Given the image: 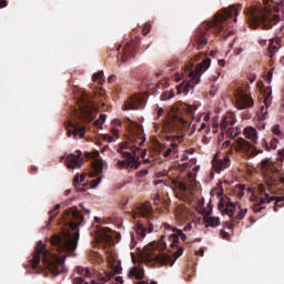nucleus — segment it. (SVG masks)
<instances>
[{
    "label": "nucleus",
    "instance_id": "obj_1",
    "mask_svg": "<svg viewBox=\"0 0 284 284\" xmlns=\"http://www.w3.org/2000/svg\"><path fill=\"white\" fill-rule=\"evenodd\" d=\"M199 108L187 103L180 102L171 106L165 121V130L172 135L169 136V144L162 149L165 159L176 156L179 154V143L183 141V134L189 133L190 136L196 132V124H192L194 114Z\"/></svg>",
    "mask_w": 284,
    "mask_h": 284
},
{
    "label": "nucleus",
    "instance_id": "obj_2",
    "mask_svg": "<svg viewBox=\"0 0 284 284\" xmlns=\"http://www.w3.org/2000/svg\"><path fill=\"white\" fill-rule=\"evenodd\" d=\"M281 13L284 19V0L278 3L264 0V6L248 7L245 10L250 28H263L270 30L281 21Z\"/></svg>",
    "mask_w": 284,
    "mask_h": 284
},
{
    "label": "nucleus",
    "instance_id": "obj_3",
    "mask_svg": "<svg viewBox=\"0 0 284 284\" xmlns=\"http://www.w3.org/2000/svg\"><path fill=\"white\" fill-rule=\"evenodd\" d=\"M63 221L69 230L63 231L61 235H53L51 244L58 252H74L79 246V225H83V215L77 206L71 207L63 215Z\"/></svg>",
    "mask_w": 284,
    "mask_h": 284
},
{
    "label": "nucleus",
    "instance_id": "obj_4",
    "mask_svg": "<svg viewBox=\"0 0 284 284\" xmlns=\"http://www.w3.org/2000/svg\"><path fill=\"white\" fill-rule=\"evenodd\" d=\"M71 113L75 120L67 123V134L68 136H73V139H83L85 136V126L81 125V123L94 121L97 119V108L88 100V95L82 93L78 98V109H72Z\"/></svg>",
    "mask_w": 284,
    "mask_h": 284
},
{
    "label": "nucleus",
    "instance_id": "obj_5",
    "mask_svg": "<svg viewBox=\"0 0 284 284\" xmlns=\"http://www.w3.org/2000/svg\"><path fill=\"white\" fill-rule=\"evenodd\" d=\"M67 256L68 255H62V258H60L57 254H52L50 251L45 250V244H43V242H39L32 257L30 258V265L36 270L42 261L44 267L50 272L51 277L54 278V276H59V274H65V272H68V268L65 267Z\"/></svg>",
    "mask_w": 284,
    "mask_h": 284
},
{
    "label": "nucleus",
    "instance_id": "obj_6",
    "mask_svg": "<svg viewBox=\"0 0 284 284\" xmlns=\"http://www.w3.org/2000/svg\"><path fill=\"white\" fill-rule=\"evenodd\" d=\"M243 6L242 4H233L229 7V9H224L215 16L213 22H204L201 26V31L206 30L203 36L197 38V50H203L205 45H207V32H213L214 34H219L225 30V26H227V19H232V17H239V12H241Z\"/></svg>",
    "mask_w": 284,
    "mask_h": 284
},
{
    "label": "nucleus",
    "instance_id": "obj_7",
    "mask_svg": "<svg viewBox=\"0 0 284 284\" xmlns=\"http://www.w3.org/2000/svg\"><path fill=\"white\" fill-rule=\"evenodd\" d=\"M212 60L210 58L204 59L201 63H199L194 70L189 71V77L191 81H183L181 84L176 87L178 94L184 92V94H192L194 92V87L201 83V77L207 72Z\"/></svg>",
    "mask_w": 284,
    "mask_h": 284
},
{
    "label": "nucleus",
    "instance_id": "obj_8",
    "mask_svg": "<svg viewBox=\"0 0 284 284\" xmlns=\"http://www.w3.org/2000/svg\"><path fill=\"white\" fill-rule=\"evenodd\" d=\"M219 210L221 214L232 219V221H243L247 214V207L241 206V203L232 202L230 197L222 196L219 202Z\"/></svg>",
    "mask_w": 284,
    "mask_h": 284
},
{
    "label": "nucleus",
    "instance_id": "obj_9",
    "mask_svg": "<svg viewBox=\"0 0 284 284\" xmlns=\"http://www.w3.org/2000/svg\"><path fill=\"white\" fill-rule=\"evenodd\" d=\"M118 152L122 154L123 160H118L116 165L119 170H139L141 168V160L136 151H128V143H123L118 149Z\"/></svg>",
    "mask_w": 284,
    "mask_h": 284
},
{
    "label": "nucleus",
    "instance_id": "obj_10",
    "mask_svg": "<svg viewBox=\"0 0 284 284\" xmlns=\"http://www.w3.org/2000/svg\"><path fill=\"white\" fill-rule=\"evenodd\" d=\"M257 190L261 196L255 200V204L253 206V212H255V214H258V212H263V210H265V206H261L265 205V203H272V201H275V205H278V203L284 201V196L276 197L274 195H270V193H267L265 184H260L257 186Z\"/></svg>",
    "mask_w": 284,
    "mask_h": 284
},
{
    "label": "nucleus",
    "instance_id": "obj_11",
    "mask_svg": "<svg viewBox=\"0 0 284 284\" xmlns=\"http://www.w3.org/2000/svg\"><path fill=\"white\" fill-rule=\"evenodd\" d=\"M183 256V247H179L173 255H168L165 253H153L146 254V261L150 263H160V265H169L172 267L179 257Z\"/></svg>",
    "mask_w": 284,
    "mask_h": 284
},
{
    "label": "nucleus",
    "instance_id": "obj_12",
    "mask_svg": "<svg viewBox=\"0 0 284 284\" xmlns=\"http://www.w3.org/2000/svg\"><path fill=\"white\" fill-rule=\"evenodd\" d=\"M165 230H172V234L169 235V241H170V245L171 247H174L175 243H179V239H181L182 241H187V232H192V223H187L183 230L181 229H176V227H172L170 224H165L164 225ZM185 232V233H184Z\"/></svg>",
    "mask_w": 284,
    "mask_h": 284
},
{
    "label": "nucleus",
    "instance_id": "obj_13",
    "mask_svg": "<svg viewBox=\"0 0 284 284\" xmlns=\"http://www.w3.org/2000/svg\"><path fill=\"white\" fill-rule=\"evenodd\" d=\"M126 128L132 136V141H135L138 145H143L145 143V133L143 132V126L141 124L128 119Z\"/></svg>",
    "mask_w": 284,
    "mask_h": 284
},
{
    "label": "nucleus",
    "instance_id": "obj_14",
    "mask_svg": "<svg viewBox=\"0 0 284 284\" xmlns=\"http://www.w3.org/2000/svg\"><path fill=\"white\" fill-rule=\"evenodd\" d=\"M235 104L237 110H247V108H252L254 105V100L247 91L237 90L235 92Z\"/></svg>",
    "mask_w": 284,
    "mask_h": 284
},
{
    "label": "nucleus",
    "instance_id": "obj_15",
    "mask_svg": "<svg viewBox=\"0 0 284 284\" xmlns=\"http://www.w3.org/2000/svg\"><path fill=\"white\" fill-rule=\"evenodd\" d=\"M212 165L211 176H214V174H221L223 171L227 170V168L232 165V160H230V156L227 155L220 159L214 158Z\"/></svg>",
    "mask_w": 284,
    "mask_h": 284
},
{
    "label": "nucleus",
    "instance_id": "obj_16",
    "mask_svg": "<svg viewBox=\"0 0 284 284\" xmlns=\"http://www.w3.org/2000/svg\"><path fill=\"white\" fill-rule=\"evenodd\" d=\"M143 108H145V98L141 95H134L123 104V110H143Z\"/></svg>",
    "mask_w": 284,
    "mask_h": 284
},
{
    "label": "nucleus",
    "instance_id": "obj_17",
    "mask_svg": "<svg viewBox=\"0 0 284 284\" xmlns=\"http://www.w3.org/2000/svg\"><path fill=\"white\" fill-rule=\"evenodd\" d=\"M154 214V209L152 207V204L146 202L144 204L139 205L134 213L133 219H139L141 216L142 219H152V215Z\"/></svg>",
    "mask_w": 284,
    "mask_h": 284
},
{
    "label": "nucleus",
    "instance_id": "obj_18",
    "mask_svg": "<svg viewBox=\"0 0 284 284\" xmlns=\"http://www.w3.org/2000/svg\"><path fill=\"white\" fill-rule=\"evenodd\" d=\"M67 168L74 170V168H81L83 165V158L81 156V152L77 154H69L65 158Z\"/></svg>",
    "mask_w": 284,
    "mask_h": 284
},
{
    "label": "nucleus",
    "instance_id": "obj_19",
    "mask_svg": "<svg viewBox=\"0 0 284 284\" xmlns=\"http://www.w3.org/2000/svg\"><path fill=\"white\" fill-rule=\"evenodd\" d=\"M93 173L91 176H98V174H103L108 170V162L103 161L101 158H94L92 161Z\"/></svg>",
    "mask_w": 284,
    "mask_h": 284
},
{
    "label": "nucleus",
    "instance_id": "obj_20",
    "mask_svg": "<svg viewBox=\"0 0 284 284\" xmlns=\"http://www.w3.org/2000/svg\"><path fill=\"white\" fill-rule=\"evenodd\" d=\"M244 136L245 139L251 141V143H254V144L258 143V131L256 130V128H253V126L245 128Z\"/></svg>",
    "mask_w": 284,
    "mask_h": 284
},
{
    "label": "nucleus",
    "instance_id": "obj_21",
    "mask_svg": "<svg viewBox=\"0 0 284 284\" xmlns=\"http://www.w3.org/2000/svg\"><path fill=\"white\" fill-rule=\"evenodd\" d=\"M264 105L265 106H261V119L265 120L267 119V108H270V105H272V91H270L265 99H264Z\"/></svg>",
    "mask_w": 284,
    "mask_h": 284
},
{
    "label": "nucleus",
    "instance_id": "obj_22",
    "mask_svg": "<svg viewBox=\"0 0 284 284\" xmlns=\"http://www.w3.org/2000/svg\"><path fill=\"white\" fill-rule=\"evenodd\" d=\"M154 226H152V224L149 225V227L143 226V224H138L135 226V234L136 236H139L140 239H145V234H150V232H153Z\"/></svg>",
    "mask_w": 284,
    "mask_h": 284
},
{
    "label": "nucleus",
    "instance_id": "obj_23",
    "mask_svg": "<svg viewBox=\"0 0 284 284\" xmlns=\"http://www.w3.org/2000/svg\"><path fill=\"white\" fill-rule=\"evenodd\" d=\"M204 223H205V227H219V225H221V220L216 216L206 214L204 216Z\"/></svg>",
    "mask_w": 284,
    "mask_h": 284
},
{
    "label": "nucleus",
    "instance_id": "obj_24",
    "mask_svg": "<svg viewBox=\"0 0 284 284\" xmlns=\"http://www.w3.org/2000/svg\"><path fill=\"white\" fill-rule=\"evenodd\" d=\"M128 276L129 278H136L138 281H143V268L134 266L129 271Z\"/></svg>",
    "mask_w": 284,
    "mask_h": 284
},
{
    "label": "nucleus",
    "instance_id": "obj_25",
    "mask_svg": "<svg viewBox=\"0 0 284 284\" xmlns=\"http://www.w3.org/2000/svg\"><path fill=\"white\" fill-rule=\"evenodd\" d=\"M175 187L182 196H189L190 195V187H187V185H185V183L178 182V183H175Z\"/></svg>",
    "mask_w": 284,
    "mask_h": 284
},
{
    "label": "nucleus",
    "instance_id": "obj_26",
    "mask_svg": "<svg viewBox=\"0 0 284 284\" xmlns=\"http://www.w3.org/2000/svg\"><path fill=\"white\" fill-rule=\"evenodd\" d=\"M241 134V129L240 128H233L232 125L226 129V136H229V139H236V136H239Z\"/></svg>",
    "mask_w": 284,
    "mask_h": 284
},
{
    "label": "nucleus",
    "instance_id": "obj_27",
    "mask_svg": "<svg viewBox=\"0 0 284 284\" xmlns=\"http://www.w3.org/2000/svg\"><path fill=\"white\" fill-rule=\"evenodd\" d=\"M233 192L235 196H239V199H243V196H245V184L235 185Z\"/></svg>",
    "mask_w": 284,
    "mask_h": 284
},
{
    "label": "nucleus",
    "instance_id": "obj_28",
    "mask_svg": "<svg viewBox=\"0 0 284 284\" xmlns=\"http://www.w3.org/2000/svg\"><path fill=\"white\" fill-rule=\"evenodd\" d=\"M272 132L275 136H277V139H284V128L281 126V124H275L272 128Z\"/></svg>",
    "mask_w": 284,
    "mask_h": 284
},
{
    "label": "nucleus",
    "instance_id": "obj_29",
    "mask_svg": "<svg viewBox=\"0 0 284 284\" xmlns=\"http://www.w3.org/2000/svg\"><path fill=\"white\" fill-rule=\"evenodd\" d=\"M75 272H78L80 276H85V278H90V276H92L90 270L83 266H77Z\"/></svg>",
    "mask_w": 284,
    "mask_h": 284
},
{
    "label": "nucleus",
    "instance_id": "obj_30",
    "mask_svg": "<svg viewBox=\"0 0 284 284\" xmlns=\"http://www.w3.org/2000/svg\"><path fill=\"white\" fill-rule=\"evenodd\" d=\"M92 81L100 83V85H103L105 83V77L103 74V71H99L98 73H94L92 77Z\"/></svg>",
    "mask_w": 284,
    "mask_h": 284
},
{
    "label": "nucleus",
    "instance_id": "obj_31",
    "mask_svg": "<svg viewBox=\"0 0 284 284\" xmlns=\"http://www.w3.org/2000/svg\"><path fill=\"white\" fill-rule=\"evenodd\" d=\"M180 170H195L199 171V166L195 165V162H185L180 164Z\"/></svg>",
    "mask_w": 284,
    "mask_h": 284
},
{
    "label": "nucleus",
    "instance_id": "obj_32",
    "mask_svg": "<svg viewBox=\"0 0 284 284\" xmlns=\"http://www.w3.org/2000/svg\"><path fill=\"white\" fill-rule=\"evenodd\" d=\"M105 119H108V115L101 114V115H100V119H98V120H95V121L93 122V125H94L95 128H99L100 130H102V129H103V123H105Z\"/></svg>",
    "mask_w": 284,
    "mask_h": 284
},
{
    "label": "nucleus",
    "instance_id": "obj_33",
    "mask_svg": "<svg viewBox=\"0 0 284 284\" xmlns=\"http://www.w3.org/2000/svg\"><path fill=\"white\" fill-rule=\"evenodd\" d=\"M231 125H234V121H232L227 118H224L221 122V128H222V130H225V132H227V130Z\"/></svg>",
    "mask_w": 284,
    "mask_h": 284
},
{
    "label": "nucleus",
    "instance_id": "obj_34",
    "mask_svg": "<svg viewBox=\"0 0 284 284\" xmlns=\"http://www.w3.org/2000/svg\"><path fill=\"white\" fill-rule=\"evenodd\" d=\"M276 52H278V48L276 47V44H274V42L270 41L268 54H270L271 59L276 54Z\"/></svg>",
    "mask_w": 284,
    "mask_h": 284
},
{
    "label": "nucleus",
    "instance_id": "obj_35",
    "mask_svg": "<svg viewBox=\"0 0 284 284\" xmlns=\"http://www.w3.org/2000/svg\"><path fill=\"white\" fill-rule=\"evenodd\" d=\"M59 210H61V204H57L54 210L49 212V214H50L49 223H50V221L54 220V216H57V214H59Z\"/></svg>",
    "mask_w": 284,
    "mask_h": 284
},
{
    "label": "nucleus",
    "instance_id": "obj_36",
    "mask_svg": "<svg viewBox=\"0 0 284 284\" xmlns=\"http://www.w3.org/2000/svg\"><path fill=\"white\" fill-rule=\"evenodd\" d=\"M148 174H150V171L148 169H143L138 173V178L140 181H145V176H148Z\"/></svg>",
    "mask_w": 284,
    "mask_h": 284
},
{
    "label": "nucleus",
    "instance_id": "obj_37",
    "mask_svg": "<svg viewBox=\"0 0 284 284\" xmlns=\"http://www.w3.org/2000/svg\"><path fill=\"white\" fill-rule=\"evenodd\" d=\"M99 236L102 241H105L106 243H112V235L108 233H100Z\"/></svg>",
    "mask_w": 284,
    "mask_h": 284
},
{
    "label": "nucleus",
    "instance_id": "obj_38",
    "mask_svg": "<svg viewBox=\"0 0 284 284\" xmlns=\"http://www.w3.org/2000/svg\"><path fill=\"white\" fill-rule=\"evenodd\" d=\"M239 145H240V148H242V150H250V142H247L243 139H241L239 141Z\"/></svg>",
    "mask_w": 284,
    "mask_h": 284
},
{
    "label": "nucleus",
    "instance_id": "obj_39",
    "mask_svg": "<svg viewBox=\"0 0 284 284\" xmlns=\"http://www.w3.org/2000/svg\"><path fill=\"white\" fill-rule=\"evenodd\" d=\"M72 284H90L83 280V277H73Z\"/></svg>",
    "mask_w": 284,
    "mask_h": 284
},
{
    "label": "nucleus",
    "instance_id": "obj_40",
    "mask_svg": "<svg viewBox=\"0 0 284 284\" xmlns=\"http://www.w3.org/2000/svg\"><path fill=\"white\" fill-rule=\"evenodd\" d=\"M150 30H152V27L149 23H145L143 29H142V34L145 37L150 34Z\"/></svg>",
    "mask_w": 284,
    "mask_h": 284
},
{
    "label": "nucleus",
    "instance_id": "obj_41",
    "mask_svg": "<svg viewBox=\"0 0 284 284\" xmlns=\"http://www.w3.org/2000/svg\"><path fill=\"white\" fill-rule=\"evenodd\" d=\"M153 203H154V205H161V203H163L161 195L155 194V196L153 197Z\"/></svg>",
    "mask_w": 284,
    "mask_h": 284
},
{
    "label": "nucleus",
    "instance_id": "obj_42",
    "mask_svg": "<svg viewBox=\"0 0 284 284\" xmlns=\"http://www.w3.org/2000/svg\"><path fill=\"white\" fill-rule=\"evenodd\" d=\"M278 145V140L276 138H274L272 141H271V148L272 150H276Z\"/></svg>",
    "mask_w": 284,
    "mask_h": 284
},
{
    "label": "nucleus",
    "instance_id": "obj_43",
    "mask_svg": "<svg viewBox=\"0 0 284 284\" xmlns=\"http://www.w3.org/2000/svg\"><path fill=\"white\" fill-rule=\"evenodd\" d=\"M102 181V178H97L92 181V187H97Z\"/></svg>",
    "mask_w": 284,
    "mask_h": 284
},
{
    "label": "nucleus",
    "instance_id": "obj_44",
    "mask_svg": "<svg viewBox=\"0 0 284 284\" xmlns=\"http://www.w3.org/2000/svg\"><path fill=\"white\" fill-rule=\"evenodd\" d=\"M273 75H274V69L268 71L267 74H266V79H267L268 83H272V77Z\"/></svg>",
    "mask_w": 284,
    "mask_h": 284
},
{
    "label": "nucleus",
    "instance_id": "obj_45",
    "mask_svg": "<svg viewBox=\"0 0 284 284\" xmlns=\"http://www.w3.org/2000/svg\"><path fill=\"white\" fill-rule=\"evenodd\" d=\"M121 265H115L113 268L114 274H121Z\"/></svg>",
    "mask_w": 284,
    "mask_h": 284
},
{
    "label": "nucleus",
    "instance_id": "obj_46",
    "mask_svg": "<svg viewBox=\"0 0 284 284\" xmlns=\"http://www.w3.org/2000/svg\"><path fill=\"white\" fill-rule=\"evenodd\" d=\"M136 245L134 233H131V247H134Z\"/></svg>",
    "mask_w": 284,
    "mask_h": 284
},
{
    "label": "nucleus",
    "instance_id": "obj_47",
    "mask_svg": "<svg viewBox=\"0 0 284 284\" xmlns=\"http://www.w3.org/2000/svg\"><path fill=\"white\" fill-rule=\"evenodd\" d=\"M242 52H243V48H235L234 49L235 54H242Z\"/></svg>",
    "mask_w": 284,
    "mask_h": 284
},
{
    "label": "nucleus",
    "instance_id": "obj_48",
    "mask_svg": "<svg viewBox=\"0 0 284 284\" xmlns=\"http://www.w3.org/2000/svg\"><path fill=\"white\" fill-rule=\"evenodd\" d=\"M8 6V1L0 0V8H6Z\"/></svg>",
    "mask_w": 284,
    "mask_h": 284
},
{
    "label": "nucleus",
    "instance_id": "obj_49",
    "mask_svg": "<svg viewBox=\"0 0 284 284\" xmlns=\"http://www.w3.org/2000/svg\"><path fill=\"white\" fill-rule=\"evenodd\" d=\"M205 128H206L205 122H202V123L200 124V132H203V130H205Z\"/></svg>",
    "mask_w": 284,
    "mask_h": 284
},
{
    "label": "nucleus",
    "instance_id": "obj_50",
    "mask_svg": "<svg viewBox=\"0 0 284 284\" xmlns=\"http://www.w3.org/2000/svg\"><path fill=\"white\" fill-rule=\"evenodd\" d=\"M116 283H123V277L122 276H115Z\"/></svg>",
    "mask_w": 284,
    "mask_h": 284
},
{
    "label": "nucleus",
    "instance_id": "obj_51",
    "mask_svg": "<svg viewBox=\"0 0 284 284\" xmlns=\"http://www.w3.org/2000/svg\"><path fill=\"white\" fill-rule=\"evenodd\" d=\"M112 134L113 136H119V129H113Z\"/></svg>",
    "mask_w": 284,
    "mask_h": 284
},
{
    "label": "nucleus",
    "instance_id": "obj_52",
    "mask_svg": "<svg viewBox=\"0 0 284 284\" xmlns=\"http://www.w3.org/2000/svg\"><path fill=\"white\" fill-rule=\"evenodd\" d=\"M79 181L81 182L79 175H75V176H74V180H73L74 185H77V183H79Z\"/></svg>",
    "mask_w": 284,
    "mask_h": 284
},
{
    "label": "nucleus",
    "instance_id": "obj_53",
    "mask_svg": "<svg viewBox=\"0 0 284 284\" xmlns=\"http://www.w3.org/2000/svg\"><path fill=\"white\" fill-rule=\"evenodd\" d=\"M114 79H115L114 75H110L109 79H108L109 83H114Z\"/></svg>",
    "mask_w": 284,
    "mask_h": 284
},
{
    "label": "nucleus",
    "instance_id": "obj_54",
    "mask_svg": "<svg viewBox=\"0 0 284 284\" xmlns=\"http://www.w3.org/2000/svg\"><path fill=\"white\" fill-rule=\"evenodd\" d=\"M83 181H85V174H84V173H82V174L80 175V183H83Z\"/></svg>",
    "mask_w": 284,
    "mask_h": 284
},
{
    "label": "nucleus",
    "instance_id": "obj_55",
    "mask_svg": "<svg viewBox=\"0 0 284 284\" xmlns=\"http://www.w3.org/2000/svg\"><path fill=\"white\" fill-rule=\"evenodd\" d=\"M219 64L223 68V67H225V60H220L219 61Z\"/></svg>",
    "mask_w": 284,
    "mask_h": 284
},
{
    "label": "nucleus",
    "instance_id": "obj_56",
    "mask_svg": "<svg viewBox=\"0 0 284 284\" xmlns=\"http://www.w3.org/2000/svg\"><path fill=\"white\" fill-rule=\"evenodd\" d=\"M161 183H163V180H158L154 182V185H161Z\"/></svg>",
    "mask_w": 284,
    "mask_h": 284
},
{
    "label": "nucleus",
    "instance_id": "obj_57",
    "mask_svg": "<svg viewBox=\"0 0 284 284\" xmlns=\"http://www.w3.org/2000/svg\"><path fill=\"white\" fill-rule=\"evenodd\" d=\"M158 114H159V116H162L163 115V109H159Z\"/></svg>",
    "mask_w": 284,
    "mask_h": 284
},
{
    "label": "nucleus",
    "instance_id": "obj_58",
    "mask_svg": "<svg viewBox=\"0 0 284 284\" xmlns=\"http://www.w3.org/2000/svg\"><path fill=\"white\" fill-rule=\"evenodd\" d=\"M122 61H123V62L128 61V55L124 54V55L122 57Z\"/></svg>",
    "mask_w": 284,
    "mask_h": 284
},
{
    "label": "nucleus",
    "instance_id": "obj_59",
    "mask_svg": "<svg viewBox=\"0 0 284 284\" xmlns=\"http://www.w3.org/2000/svg\"><path fill=\"white\" fill-rule=\"evenodd\" d=\"M112 141H114V138L109 136V143H112Z\"/></svg>",
    "mask_w": 284,
    "mask_h": 284
},
{
    "label": "nucleus",
    "instance_id": "obj_60",
    "mask_svg": "<svg viewBox=\"0 0 284 284\" xmlns=\"http://www.w3.org/2000/svg\"><path fill=\"white\" fill-rule=\"evenodd\" d=\"M226 227H227L229 230H232V224H226Z\"/></svg>",
    "mask_w": 284,
    "mask_h": 284
},
{
    "label": "nucleus",
    "instance_id": "obj_61",
    "mask_svg": "<svg viewBox=\"0 0 284 284\" xmlns=\"http://www.w3.org/2000/svg\"><path fill=\"white\" fill-rule=\"evenodd\" d=\"M95 219V223H99V217H94Z\"/></svg>",
    "mask_w": 284,
    "mask_h": 284
},
{
    "label": "nucleus",
    "instance_id": "obj_62",
    "mask_svg": "<svg viewBox=\"0 0 284 284\" xmlns=\"http://www.w3.org/2000/svg\"><path fill=\"white\" fill-rule=\"evenodd\" d=\"M87 214H90V210H85Z\"/></svg>",
    "mask_w": 284,
    "mask_h": 284
},
{
    "label": "nucleus",
    "instance_id": "obj_63",
    "mask_svg": "<svg viewBox=\"0 0 284 284\" xmlns=\"http://www.w3.org/2000/svg\"><path fill=\"white\" fill-rule=\"evenodd\" d=\"M92 284H97V281L93 280V281H92Z\"/></svg>",
    "mask_w": 284,
    "mask_h": 284
},
{
    "label": "nucleus",
    "instance_id": "obj_64",
    "mask_svg": "<svg viewBox=\"0 0 284 284\" xmlns=\"http://www.w3.org/2000/svg\"><path fill=\"white\" fill-rule=\"evenodd\" d=\"M203 254H204V252H203V250L201 251V256H203Z\"/></svg>",
    "mask_w": 284,
    "mask_h": 284
}]
</instances>
